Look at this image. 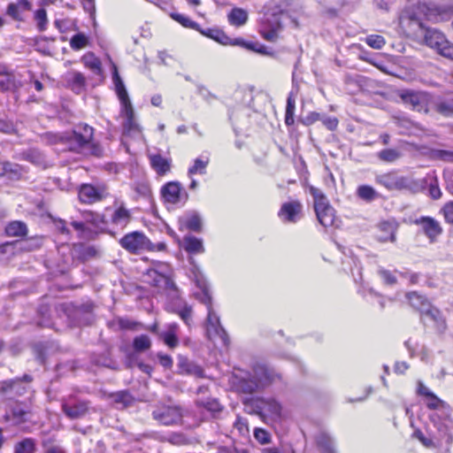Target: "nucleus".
<instances>
[{
  "mask_svg": "<svg viewBox=\"0 0 453 453\" xmlns=\"http://www.w3.org/2000/svg\"><path fill=\"white\" fill-rule=\"evenodd\" d=\"M448 12L436 6L419 4L416 11L407 10L400 17L402 28L409 35L418 36L425 30L423 17L433 22L444 20Z\"/></svg>",
  "mask_w": 453,
  "mask_h": 453,
  "instance_id": "obj_1",
  "label": "nucleus"
},
{
  "mask_svg": "<svg viewBox=\"0 0 453 453\" xmlns=\"http://www.w3.org/2000/svg\"><path fill=\"white\" fill-rule=\"evenodd\" d=\"M94 129L88 125L77 126L71 134L61 138L70 150L94 156L102 155V148L93 142Z\"/></svg>",
  "mask_w": 453,
  "mask_h": 453,
  "instance_id": "obj_2",
  "label": "nucleus"
},
{
  "mask_svg": "<svg viewBox=\"0 0 453 453\" xmlns=\"http://www.w3.org/2000/svg\"><path fill=\"white\" fill-rule=\"evenodd\" d=\"M309 191L313 197L314 210L319 223L325 227L333 226L335 220V211L326 195L313 186H309Z\"/></svg>",
  "mask_w": 453,
  "mask_h": 453,
  "instance_id": "obj_3",
  "label": "nucleus"
},
{
  "mask_svg": "<svg viewBox=\"0 0 453 453\" xmlns=\"http://www.w3.org/2000/svg\"><path fill=\"white\" fill-rule=\"evenodd\" d=\"M144 281L159 289H176L172 280V269L165 263L157 262L154 268L148 269Z\"/></svg>",
  "mask_w": 453,
  "mask_h": 453,
  "instance_id": "obj_4",
  "label": "nucleus"
},
{
  "mask_svg": "<svg viewBox=\"0 0 453 453\" xmlns=\"http://www.w3.org/2000/svg\"><path fill=\"white\" fill-rule=\"evenodd\" d=\"M278 375L265 367H257L255 369V374L252 379H243L240 380L238 389L246 394H252L260 388L265 387L275 380Z\"/></svg>",
  "mask_w": 453,
  "mask_h": 453,
  "instance_id": "obj_5",
  "label": "nucleus"
},
{
  "mask_svg": "<svg viewBox=\"0 0 453 453\" xmlns=\"http://www.w3.org/2000/svg\"><path fill=\"white\" fill-rule=\"evenodd\" d=\"M376 181L389 190L408 189L417 192L424 186L423 181L419 182L407 177L398 176L393 173L378 176Z\"/></svg>",
  "mask_w": 453,
  "mask_h": 453,
  "instance_id": "obj_6",
  "label": "nucleus"
},
{
  "mask_svg": "<svg viewBox=\"0 0 453 453\" xmlns=\"http://www.w3.org/2000/svg\"><path fill=\"white\" fill-rule=\"evenodd\" d=\"M119 244L130 253H139L143 250H154L150 241L141 232H133L124 235Z\"/></svg>",
  "mask_w": 453,
  "mask_h": 453,
  "instance_id": "obj_7",
  "label": "nucleus"
},
{
  "mask_svg": "<svg viewBox=\"0 0 453 453\" xmlns=\"http://www.w3.org/2000/svg\"><path fill=\"white\" fill-rule=\"evenodd\" d=\"M203 302L208 305V316H207V335L210 339L216 337L220 338L224 342H226V333L222 327L219 318L216 315L211 308V296H209L206 289L203 290Z\"/></svg>",
  "mask_w": 453,
  "mask_h": 453,
  "instance_id": "obj_8",
  "label": "nucleus"
},
{
  "mask_svg": "<svg viewBox=\"0 0 453 453\" xmlns=\"http://www.w3.org/2000/svg\"><path fill=\"white\" fill-rule=\"evenodd\" d=\"M407 297L411 305L418 310L423 316L444 326V321L441 318L440 311L437 309L431 307L429 303L422 296L416 292H412L409 293Z\"/></svg>",
  "mask_w": 453,
  "mask_h": 453,
  "instance_id": "obj_9",
  "label": "nucleus"
},
{
  "mask_svg": "<svg viewBox=\"0 0 453 453\" xmlns=\"http://www.w3.org/2000/svg\"><path fill=\"white\" fill-rule=\"evenodd\" d=\"M107 196V188L104 184H82L79 189V199L83 203H94L102 201Z\"/></svg>",
  "mask_w": 453,
  "mask_h": 453,
  "instance_id": "obj_10",
  "label": "nucleus"
},
{
  "mask_svg": "<svg viewBox=\"0 0 453 453\" xmlns=\"http://www.w3.org/2000/svg\"><path fill=\"white\" fill-rule=\"evenodd\" d=\"M153 418L163 425H174L181 421L182 413L179 407L160 405L152 412Z\"/></svg>",
  "mask_w": 453,
  "mask_h": 453,
  "instance_id": "obj_11",
  "label": "nucleus"
},
{
  "mask_svg": "<svg viewBox=\"0 0 453 453\" xmlns=\"http://www.w3.org/2000/svg\"><path fill=\"white\" fill-rule=\"evenodd\" d=\"M256 408L261 417L268 416L272 419H278L281 416V405L274 399H257Z\"/></svg>",
  "mask_w": 453,
  "mask_h": 453,
  "instance_id": "obj_12",
  "label": "nucleus"
},
{
  "mask_svg": "<svg viewBox=\"0 0 453 453\" xmlns=\"http://www.w3.org/2000/svg\"><path fill=\"white\" fill-rule=\"evenodd\" d=\"M415 223L421 226L423 232L432 242L442 233L439 221L434 218L421 217L416 219Z\"/></svg>",
  "mask_w": 453,
  "mask_h": 453,
  "instance_id": "obj_13",
  "label": "nucleus"
},
{
  "mask_svg": "<svg viewBox=\"0 0 453 453\" xmlns=\"http://www.w3.org/2000/svg\"><path fill=\"white\" fill-rule=\"evenodd\" d=\"M62 410L68 418L72 419L80 418L88 412V403L84 401H65L62 403Z\"/></svg>",
  "mask_w": 453,
  "mask_h": 453,
  "instance_id": "obj_14",
  "label": "nucleus"
},
{
  "mask_svg": "<svg viewBox=\"0 0 453 453\" xmlns=\"http://www.w3.org/2000/svg\"><path fill=\"white\" fill-rule=\"evenodd\" d=\"M302 203L299 201L285 203L281 205L279 216L288 222H296L297 215L302 211Z\"/></svg>",
  "mask_w": 453,
  "mask_h": 453,
  "instance_id": "obj_15",
  "label": "nucleus"
},
{
  "mask_svg": "<svg viewBox=\"0 0 453 453\" xmlns=\"http://www.w3.org/2000/svg\"><path fill=\"white\" fill-rule=\"evenodd\" d=\"M424 42L428 47L438 51L440 48L447 42V39L439 30L426 28L424 32Z\"/></svg>",
  "mask_w": 453,
  "mask_h": 453,
  "instance_id": "obj_16",
  "label": "nucleus"
},
{
  "mask_svg": "<svg viewBox=\"0 0 453 453\" xmlns=\"http://www.w3.org/2000/svg\"><path fill=\"white\" fill-rule=\"evenodd\" d=\"M180 185L179 182H169L162 188L164 199L170 203H176L180 201Z\"/></svg>",
  "mask_w": 453,
  "mask_h": 453,
  "instance_id": "obj_17",
  "label": "nucleus"
},
{
  "mask_svg": "<svg viewBox=\"0 0 453 453\" xmlns=\"http://www.w3.org/2000/svg\"><path fill=\"white\" fill-rule=\"evenodd\" d=\"M399 96L404 104H410L413 108L420 106L426 99L425 94L413 90H403Z\"/></svg>",
  "mask_w": 453,
  "mask_h": 453,
  "instance_id": "obj_18",
  "label": "nucleus"
},
{
  "mask_svg": "<svg viewBox=\"0 0 453 453\" xmlns=\"http://www.w3.org/2000/svg\"><path fill=\"white\" fill-rule=\"evenodd\" d=\"M32 4L27 0H17L16 3H11L7 6L6 13L16 20H20V12L31 10Z\"/></svg>",
  "mask_w": 453,
  "mask_h": 453,
  "instance_id": "obj_19",
  "label": "nucleus"
},
{
  "mask_svg": "<svg viewBox=\"0 0 453 453\" xmlns=\"http://www.w3.org/2000/svg\"><path fill=\"white\" fill-rule=\"evenodd\" d=\"M112 79H113V83L115 86V91H116V94L120 101L121 107L128 105V104H132L130 98L128 96L127 91L126 89V87L124 85V82L121 80V78L119 75L117 71H115Z\"/></svg>",
  "mask_w": 453,
  "mask_h": 453,
  "instance_id": "obj_20",
  "label": "nucleus"
},
{
  "mask_svg": "<svg viewBox=\"0 0 453 453\" xmlns=\"http://www.w3.org/2000/svg\"><path fill=\"white\" fill-rule=\"evenodd\" d=\"M121 113L126 118L124 123V130L127 132L139 131L138 124L134 119V111L132 104L121 107Z\"/></svg>",
  "mask_w": 453,
  "mask_h": 453,
  "instance_id": "obj_21",
  "label": "nucleus"
},
{
  "mask_svg": "<svg viewBox=\"0 0 453 453\" xmlns=\"http://www.w3.org/2000/svg\"><path fill=\"white\" fill-rule=\"evenodd\" d=\"M150 160L151 166L159 175H164L170 171L171 161L163 157L161 155H151Z\"/></svg>",
  "mask_w": 453,
  "mask_h": 453,
  "instance_id": "obj_22",
  "label": "nucleus"
},
{
  "mask_svg": "<svg viewBox=\"0 0 453 453\" xmlns=\"http://www.w3.org/2000/svg\"><path fill=\"white\" fill-rule=\"evenodd\" d=\"M5 233L8 236L23 237L27 234V227L22 221H12L6 226Z\"/></svg>",
  "mask_w": 453,
  "mask_h": 453,
  "instance_id": "obj_23",
  "label": "nucleus"
},
{
  "mask_svg": "<svg viewBox=\"0 0 453 453\" xmlns=\"http://www.w3.org/2000/svg\"><path fill=\"white\" fill-rule=\"evenodd\" d=\"M231 25L235 27L243 26L248 20V12L242 8H234L227 16Z\"/></svg>",
  "mask_w": 453,
  "mask_h": 453,
  "instance_id": "obj_24",
  "label": "nucleus"
},
{
  "mask_svg": "<svg viewBox=\"0 0 453 453\" xmlns=\"http://www.w3.org/2000/svg\"><path fill=\"white\" fill-rule=\"evenodd\" d=\"M27 412L19 405H17L12 409L11 413H6L4 415V419L6 421H12L15 425H19L27 420Z\"/></svg>",
  "mask_w": 453,
  "mask_h": 453,
  "instance_id": "obj_25",
  "label": "nucleus"
},
{
  "mask_svg": "<svg viewBox=\"0 0 453 453\" xmlns=\"http://www.w3.org/2000/svg\"><path fill=\"white\" fill-rule=\"evenodd\" d=\"M130 219V212L123 205L119 206L112 215V222L116 225L126 226Z\"/></svg>",
  "mask_w": 453,
  "mask_h": 453,
  "instance_id": "obj_26",
  "label": "nucleus"
},
{
  "mask_svg": "<svg viewBox=\"0 0 453 453\" xmlns=\"http://www.w3.org/2000/svg\"><path fill=\"white\" fill-rule=\"evenodd\" d=\"M282 23L280 21V16L277 14L272 15V17L267 18L261 24L260 29H268L269 31L276 30V32L282 31Z\"/></svg>",
  "mask_w": 453,
  "mask_h": 453,
  "instance_id": "obj_27",
  "label": "nucleus"
},
{
  "mask_svg": "<svg viewBox=\"0 0 453 453\" xmlns=\"http://www.w3.org/2000/svg\"><path fill=\"white\" fill-rule=\"evenodd\" d=\"M184 248L191 253H200L203 251L202 241L192 236L184 238Z\"/></svg>",
  "mask_w": 453,
  "mask_h": 453,
  "instance_id": "obj_28",
  "label": "nucleus"
},
{
  "mask_svg": "<svg viewBox=\"0 0 453 453\" xmlns=\"http://www.w3.org/2000/svg\"><path fill=\"white\" fill-rule=\"evenodd\" d=\"M82 62L84 65L92 70L96 73H99L101 71V62L100 60L93 54L87 53L82 57Z\"/></svg>",
  "mask_w": 453,
  "mask_h": 453,
  "instance_id": "obj_29",
  "label": "nucleus"
},
{
  "mask_svg": "<svg viewBox=\"0 0 453 453\" xmlns=\"http://www.w3.org/2000/svg\"><path fill=\"white\" fill-rule=\"evenodd\" d=\"M133 347L135 351L142 352L146 351L151 347V341L146 334H141L136 336L133 342Z\"/></svg>",
  "mask_w": 453,
  "mask_h": 453,
  "instance_id": "obj_30",
  "label": "nucleus"
},
{
  "mask_svg": "<svg viewBox=\"0 0 453 453\" xmlns=\"http://www.w3.org/2000/svg\"><path fill=\"white\" fill-rule=\"evenodd\" d=\"M357 195L360 199L366 202H371L377 196L375 189L368 185L359 186L357 189Z\"/></svg>",
  "mask_w": 453,
  "mask_h": 453,
  "instance_id": "obj_31",
  "label": "nucleus"
},
{
  "mask_svg": "<svg viewBox=\"0 0 453 453\" xmlns=\"http://www.w3.org/2000/svg\"><path fill=\"white\" fill-rule=\"evenodd\" d=\"M317 444L323 453H334L333 442L327 434L324 433L319 434L317 436Z\"/></svg>",
  "mask_w": 453,
  "mask_h": 453,
  "instance_id": "obj_32",
  "label": "nucleus"
},
{
  "mask_svg": "<svg viewBox=\"0 0 453 453\" xmlns=\"http://www.w3.org/2000/svg\"><path fill=\"white\" fill-rule=\"evenodd\" d=\"M35 443L33 439L27 438L15 445V453H35Z\"/></svg>",
  "mask_w": 453,
  "mask_h": 453,
  "instance_id": "obj_33",
  "label": "nucleus"
},
{
  "mask_svg": "<svg viewBox=\"0 0 453 453\" xmlns=\"http://www.w3.org/2000/svg\"><path fill=\"white\" fill-rule=\"evenodd\" d=\"M436 111L445 117L453 116V97L436 104Z\"/></svg>",
  "mask_w": 453,
  "mask_h": 453,
  "instance_id": "obj_34",
  "label": "nucleus"
},
{
  "mask_svg": "<svg viewBox=\"0 0 453 453\" xmlns=\"http://www.w3.org/2000/svg\"><path fill=\"white\" fill-rule=\"evenodd\" d=\"M380 160L385 162H394L401 157V153L395 149H386L378 153Z\"/></svg>",
  "mask_w": 453,
  "mask_h": 453,
  "instance_id": "obj_35",
  "label": "nucleus"
},
{
  "mask_svg": "<svg viewBox=\"0 0 453 453\" xmlns=\"http://www.w3.org/2000/svg\"><path fill=\"white\" fill-rule=\"evenodd\" d=\"M88 43V37L83 34L74 35L71 41L70 45L73 50H81L85 48Z\"/></svg>",
  "mask_w": 453,
  "mask_h": 453,
  "instance_id": "obj_36",
  "label": "nucleus"
},
{
  "mask_svg": "<svg viewBox=\"0 0 453 453\" xmlns=\"http://www.w3.org/2000/svg\"><path fill=\"white\" fill-rule=\"evenodd\" d=\"M449 423H441L438 426V430L441 433V436L445 439L447 443H451L453 441V427Z\"/></svg>",
  "mask_w": 453,
  "mask_h": 453,
  "instance_id": "obj_37",
  "label": "nucleus"
},
{
  "mask_svg": "<svg viewBox=\"0 0 453 453\" xmlns=\"http://www.w3.org/2000/svg\"><path fill=\"white\" fill-rule=\"evenodd\" d=\"M365 42L375 50H380L385 45V39L381 35H371L365 38Z\"/></svg>",
  "mask_w": 453,
  "mask_h": 453,
  "instance_id": "obj_38",
  "label": "nucleus"
},
{
  "mask_svg": "<svg viewBox=\"0 0 453 453\" xmlns=\"http://www.w3.org/2000/svg\"><path fill=\"white\" fill-rule=\"evenodd\" d=\"M74 252L79 254L81 258L83 260L92 257L96 255V250L93 247H86L83 245L76 246L74 248Z\"/></svg>",
  "mask_w": 453,
  "mask_h": 453,
  "instance_id": "obj_39",
  "label": "nucleus"
},
{
  "mask_svg": "<svg viewBox=\"0 0 453 453\" xmlns=\"http://www.w3.org/2000/svg\"><path fill=\"white\" fill-rule=\"evenodd\" d=\"M171 17L185 27L197 29L198 25L186 16L179 13H172Z\"/></svg>",
  "mask_w": 453,
  "mask_h": 453,
  "instance_id": "obj_40",
  "label": "nucleus"
},
{
  "mask_svg": "<svg viewBox=\"0 0 453 453\" xmlns=\"http://www.w3.org/2000/svg\"><path fill=\"white\" fill-rule=\"evenodd\" d=\"M208 163H209L208 159H206V160H202L200 158L196 159L195 165L191 168H189L188 173L189 174H196V173L203 174V173H204L205 168H206Z\"/></svg>",
  "mask_w": 453,
  "mask_h": 453,
  "instance_id": "obj_41",
  "label": "nucleus"
},
{
  "mask_svg": "<svg viewBox=\"0 0 453 453\" xmlns=\"http://www.w3.org/2000/svg\"><path fill=\"white\" fill-rule=\"evenodd\" d=\"M255 439L261 444H267L271 441L270 434L262 428H256L254 431Z\"/></svg>",
  "mask_w": 453,
  "mask_h": 453,
  "instance_id": "obj_42",
  "label": "nucleus"
},
{
  "mask_svg": "<svg viewBox=\"0 0 453 453\" xmlns=\"http://www.w3.org/2000/svg\"><path fill=\"white\" fill-rule=\"evenodd\" d=\"M35 19L37 21V26L41 31H43L47 25V13L44 9H39L35 13Z\"/></svg>",
  "mask_w": 453,
  "mask_h": 453,
  "instance_id": "obj_43",
  "label": "nucleus"
},
{
  "mask_svg": "<svg viewBox=\"0 0 453 453\" xmlns=\"http://www.w3.org/2000/svg\"><path fill=\"white\" fill-rule=\"evenodd\" d=\"M380 228L381 231H384L386 233L389 234V238L388 237H381L383 241H387L389 239L391 242L395 241V226L388 222H383L380 225Z\"/></svg>",
  "mask_w": 453,
  "mask_h": 453,
  "instance_id": "obj_44",
  "label": "nucleus"
},
{
  "mask_svg": "<svg viewBox=\"0 0 453 453\" xmlns=\"http://www.w3.org/2000/svg\"><path fill=\"white\" fill-rule=\"evenodd\" d=\"M447 223L453 225V202L446 203L441 210Z\"/></svg>",
  "mask_w": 453,
  "mask_h": 453,
  "instance_id": "obj_45",
  "label": "nucleus"
},
{
  "mask_svg": "<svg viewBox=\"0 0 453 453\" xmlns=\"http://www.w3.org/2000/svg\"><path fill=\"white\" fill-rule=\"evenodd\" d=\"M260 35L267 42H275L280 38V32L276 30L259 29Z\"/></svg>",
  "mask_w": 453,
  "mask_h": 453,
  "instance_id": "obj_46",
  "label": "nucleus"
},
{
  "mask_svg": "<svg viewBox=\"0 0 453 453\" xmlns=\"http://www.w3.org/2000/svg\"><path fill=\"white\" fill-rule=\"evenodd\" d=\"M186 226L193 231H199L201 229V219L197 215H193L188 219Z\"/></svg>",
  "mask_w": 453,
  "mask_h": 453,
  "instance_id": "obj_47",
  "label": "nucleus"
},
{
  "mask_svg": "<svg viewBox=\"0 0 453 453\" xmlns=\"http://www.w3.org/2000/svg\"><path fill=\"white\" fill-rule=\"evenodd\" d=\"M200 405L211 412H219L221 411V406L217 400H208L207 402H200Z\"/></svg>",
  "mask_w": 453,
  "mask_h": 453,
  "instance_id": "obj_48",
  "label": "nucleus"
},
{
  "mask_svg": "<svg viewBox=\"0 0 453 453\" xmlns=\"http://www.w3.org/2000/svg\"><path fill=\"white\" fill-rule=\"evenodd\" d=\"M441 56L453 60V44L448 40L447 42L437 51Z\"/></svg>",
  "mask_w": 453,
  "mask_h": 453,
  "instance_id": "obj_49",
  "label": "nucleus"
},
{
  "mask_svg": "<svg viewBox=\"0 0 453 453\" xmlns=\"http://www.w3.org/2000/svg\"><path fill=\"white\" fill-rule=\"evenodd\" d=\"M0 87L3 90H10L14 88V81L10 75H0Z\"/></svg>",
  "mask_w": 453,
  "mask_h": 453,
  "instance_id": "obj_50",
  "label": "nucleus"
},
{
  "mask_svg": "<svg viewBox=\"0 0 453 453\" xmlns=\"http://www.w3.org/2000/svg\"><path fill=\"white\" fill-rule=\"evenodd\" d=\"M119 324L123 329L138 330V328L142 326L140 323L122 319H119Z\"/></svg>",
  "mask_w": 453,
  "mask_h": 453,
  "instance_id": "obj_51",
  "label": "nucleus"
},
{
  "mask_svg": "<svg viewBox=\"0 0 453 453\" xmlns=\"http://www.w3.org/2000/svg\"><path fill=\"white\" fill-rule=\"evenodd\" d=\"M164 342L170 348H174L178 344L177 337L172 333H167L164 335Z\"/></svg>",
  "mask_w": 453,
  "mask_h": 453,
  "instance_id": "obj_52",
  "label": "nucleus"
},
{
  "mask_svg": "<svg viewBox=\"0 0 453 453\" xmlns=\"http://www.w3.org/2000/svg\"><path fill=\"white\" fill-rule=\"evenodd\" d=\"M180 318L188 324L191 319L192 309L189 306H184L179 312Z\"/></svg>",
  "mask_w": 453,
  "mask_h": 453,
  "instance_id": "obj_53",
  "label": "nucleus"
},
{
  "mask_svg": "<svg viewBox=\"0 0 453 453\" xmlns=\"http://www.w3.org/2000/svg\"><path fill=\"white\" fill-rule=\"evenodd\" d=\"M323 124L329 129V130H335L338 126V119L334 117H327L323 119Z\"/></svg>",
  "mask_w": 453,
  "mask_h": 453,
  "instance_id": "obj_54",
  "label": "nucleus"
},
{
  "mask_svg": "<svg viewBox=\"0 0 453 453\" xmlns=\"http://www.w3.org/2000/svg\"><path fill=\"white\" fill-rule=\"evenodd\" d=\"M429 194L433 199H438L441 197V192L437 183H430Z\"/></svg>",
  "mask_w": 453,
  "mask_h": 453,
  "instance_id": "obj_55",
  "label": "nucleus"
},
{
  "mask_svg": "<svg viewBox=\"0 0 453 453\" xmlns=\"http://www.w3.org/2000/svg\"><path fill=\"white\" fill-rule=\"evenodd\" d=\"M441 404V400L435 396L434 395L428 397V402L426 403L429 409L434 410L437 409Z\"/></svg>",
  "mask_w": 453,
  "mask_h": 453,
  "instance_id": "obj_56",
  "label": "nucleus"
},
{
  "mask_svg": "<svg viewBox=\"0 0 453 453\" xmlns=\"http://www.w3.org/2000/svg\"><path fill=\"white\" fill-rule=\"evenodd\" d=\"M296 102L292 95H289L287 100L286 113L295 114Z\"/></svg>",
  "mask_w": 453,
  "mask_h": 453,
  "instance_id": "obj_57",
  "label": "nucleus"
},
{
  "mask_svg": "<svg viewBox=\"0 0 453 453\" xmlns=\"http://www.w3.org/2000/svg\"><path fill=\"white\" fill-rule=\"evenodd\" d=\"M202 34L215 39L216 41L221 42V37H225V35L217 30H208L207 32L202 31Z\"/></svg>",
  "mask_w": 453,
  "mask_h": 453,
  "instance_id": "obj_58",
  "label": "nucleus"
},
{
  "mask_svg": "<svg viewBox=\"0 0 453 453\" xmlns=\"http://www.w3.org/2000/svg\"><path fill=\"white\" fill-rule=\"evenodd\" d=\"M202 34L215 39L216 41L221 42V37H225V35L217 30H208L207 32L202 31Z\"/></svg>",
  "mask_w": 453,
  "mask_h": 453,
  "instance_id": "obj_59",
  "label": "nucleus"
},
{
  "mask_svg": "<svg viewBox=\"0 0 453 453\" xmlns=\"http://www.w3.org/2000/svg\"><path fill=\"white\" fill-rule=\"evenodd\" d=\"M158 357H159V362H160L161 365H163L164 367H166V368H169L172 366L173 360L169 356L159 355Z\"/></svg>",
  "mask_w": 453,
  "mask_h": 453,
  "instance_id": "obj_60",
  "label": "nucleus"
},
{
  "mask_svg": "<svg viewBox=\"0 0 453 453\" xmlns=\"http://www.w3.org/2000/svg\"><path fill=\"white\" fill-rule=\"evenodd\" d=\"M414 436H416L426 447H430L433 445L432 441L426 439L420 431H416L414 433Z\"/></svg>",
  "mask_w": 453,
  "mask_h": 453,
  "instance_id": "obj_61",
  "label": "nucleus"
},
{
  "mask_svg": "<svg viewBox=\"0 0 453 453\" xmlns=\"http://www.w3.org/2000/svg\"><path fill=\"white\" fill-rule=\"evenodd\" d=\"M418 393L419 395H425L427 398L433 395L434 394L421 382H418Z\"/></svg>",
  "mask_w": 453,
  "mask_h": 453,
  "instance_id": "obj_62",
  "label": "nucleus"
},
{
  "mask_svg": "<svg viewBox=\"0 0 453 453\" xmlns=\"http://www.w3.org/2000/svg\"><path fill=\"white\" fill-rule=\"evenodd\" d=\"M439 157L445 161L453 162V152L452 151L441 150L439 152Z\"/></svg>",
  "mask_w": 453,
  "mask_h": 453,
  "instance_id": "obj_63",
  "label": "nucleus"
},
{
  "mask_svg": "<svg viewBox=\"0 0 453 453\" xmlns=\"http://www.w3.org/2000/svg\"><path fill=\"white\" fill-rule=\"evenodd\" d=\"M381 276L385 280V281L388 284H394L395 282V278L389 272L383 271L381 272Z\"/></svg>",
  "mask_w": 453,
  "mask_h": 453,
  "instance_id": "obj_64",
  "label": "nucleus"
}]
</instances>
